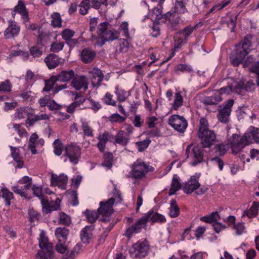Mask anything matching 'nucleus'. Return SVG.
<instances>
[{"mask_svg":"<svg viewBox=\"0 0 259 259\" xmlns=\"http://www.w3.org/2000/svg\"><path fill=\"white\" fill-rule=\"evenodd\" d=\"M64 46L63 42H54L52 43L50 46V51L53 52H59L62 50Z\"/></svg>","mask_w":259,"mask_h":259,"instance_id":"nucleus-56","label":"nucleus"},{"mask_svg":"<svg viewBox=\"0 0 259 259\" xmlns=\"http://www.w3.org/2000/svg\"><path fill=\"white\" fill-rule=\"evenodd\" d=\"M95 229L94 225L86 226L80 232L81 241L84 243L89 242V240L91 238L92 231Z\"/></svg>","mask_w":259,"mask_h":259,"instance_id":"nucleus-28","label":"nucleus"},{"mask_svg":"<svg viewBox=\"0 0 259 259\" xmlns=\"http://www.w3.org/2000/svg\"><path fill=\"white\" fill-rule=\"evenodd\" d=\"M174 70L176 74H178L179 72H191L192 69L191 67L186 64H179L175 66Z\"/></svg>","mask_w":259,"mask_h":259,"instance_id":"nucleus-46","label":"nucleus"},{"mask_svg":"<svg viewBox=\"0 0 259 259\" xmlns=\"http://www.w3.org/2000/svg\"><path fill=\"white\" fill-rule=\"evenodd\" d=\"M103 102L106 105L112 106H116V102L113 99V95L107 92L102 99Z\"/></svg>","mask_w":259,"mask_h":259,"instance_id":"nucleus-50","label":"nucleus"},{"mask_svg":"<svg viewBox=\"0 0 259 259\" xmlns=\"http://www.w3.org/2000/svg\"><path fill=\"white\" fill-rule=\"evenodd\" d=\"M244 83L242 81H240L236 83L235 85H232V93H237L240 94L243 91Z\"/></svg>","mask_w":259,"mask_h":259,"instance_id":"nucleus-63","label":"nucleus"},{"mask_svg":"<svg viewBox=\"0 0 259 259\" xmlns=\"http://www.w3.org/2000/svg\"><path fill=\"white\" fill-rule=\"evenodd\" d=\"M56 75H53L48 80H45V86L43 89L45 92H49L51 90L56 82L58 81Z\"/></svg>","mask_w":259,"mask_h":259,"instance_id":"nucleus-41","label":"nucleus"},{"mask_svg":"<svg viewBox=\"0 0 259 259\" xmlns=\"http://www.w3.org/2000/svg\"><path fill=\"white\" fill-rule=\"evenodd\" d=\"M168 123L180 133H184L188 126L186 119L183 116L177 114L172 115L169 117Z\"/></svg>","mask_w":259,"mask_h":259,"instance_id":"nucleus-11","label":"nucleus"},{"mask_svg":"<svg viewBox=\"0 0 259 259\" xmlns=\"http://www.w3.org/2000/svg\"><path fill=\"white\" fill-rule=\"evenodd\" d=\"M39 246L41 249H45L48 252V255H52L53 245L49 242L48 238L46 236V233L42 231L39 234Z\"/></svg>","mask_w":259,"mask_h":259,"instance_id":"nucleus-17","label":"nucleus"},{"mask_svg":"<svg viewBox=\"0 0 259 259\" xmlns=\"http://www.w3.org/2000/svg\"><path fill=\"white\" fill-rule=\"evenodd\" d=\"M183 103V99L180 92L175 94L174 102L172 104V107L174 110H177L181 107Z\"/></svg>","mask_w":259,"mask_h":259,"instance_id":"nucleus-45","label":"nucleus"},{"mask_svg":"<svg viewBox=\"0 0 259 259\" xmlns=\"http://www.w3.org/2000/svg\"><path fill=\"white\" fill-rule=\"evenodd\" d=\"M204 147L200 145H193L192 144L188 145L186 149V155L187 158L192 159L191 164L195 166L198 164L204 161Z\"/></svg>","mask_w":259,"mask_h":259,"instance_id":"nucleus-4","label":"nucleus"},{"mask_svg":"<svg viewBox=\"0 0 259 259\" xmlns=\"http://www.w3.org/2000/svg\"><path fill=\"white\" fill-rule=\"evenodd\" d=\"M221 217L217 211L212 212L209 215L200 218V220L202 222L207 223H214L218 220H220Z\"/></svg>","mask_w":259,"mask_h":259,"instance_id":"nucleus-37","label":"nucleus"},{"mask_svg":"<svg viewBox=\"0 0 259 259\" xmlns=\"http://www.w3.org/2000/svg\"><path fill=\"white\" fill-rule=\"evenodd\" d=\"M152 31L151 32V35L153 37H157L160 34V29L159 24L158 22H154L151 26Z\"/></svg>","mask_w":259,"mask_h":259,"instance_id":"nucleus-61","label":"nucleus"},{"mask_svg":"<svg viewBox=\"0 0 259 259\" xmlns=\"http://www.w3.org/2000/svg\"><path fill=\"white\" fill-rule=\"evenodd\" d=\"M49 117L46 114H42L40 115H35L33 117L30 118L29 116L25 120V123L28 124L29 126H32L36 122L41 120L48 119Z\"/></svg>","mask_w":259,"mask_h":259,"instance_id":"nucleus-34","label":"nucleus"},{"mask_svg":"<svg viewBox=\"0 0 259 259\" xmlns=\"http://www.w3.org/2000/svg\"><path fill=\"white\" fill-rule=\"evenodd\" d=\"M29 51L30 54L33 58L40 57L42 54V48L36 46L31 47Z\"/></svg>","mask_w":259,"mask_h":259,"instance_id":"nucleus-52","label":"nucleus"},{"mask_svg":"<svg viewBox=\"0 0 259 259\" xmlns=\"http://www.w3.org/2000/svg\"><path fill=\"white\" fill-rule=\"evenodd\" d=\"M250 137L244 134L243 136L234 134L229 140L232 152L234 154H237L247 145H249Z\"/></svg>","mask_w":259,"mask_h":259,"instance_id":"nucleus-5","label":"nucleus"},{"mask_svg":"<svg viewBox=\"0 0 259 259\" xmlns=\"http://www.w3.org/2000/svg\"><path fill=\"white\" fill-rule=\"evenodd\" d=\"M113 155L110 152H105L103 155V162L102 165L110 169L113 165Z\"/></svg>","mask_w":259,"mask_h":259,"instance_id":"nucleus-36","label":"nucleus"},{"mask_svg":"<svg viewBox=\"0 0 259 259\" xmlns=\"http://www.w3.org/2000/svg\"><path fill=\"white\" fill-rule=\"evenodd\" d=\"M234 104L233 99H229L218 106L217 118L220 122L224 124L229 122Z\"/></svg>","mask_w":259,"mask_h":259,"instance_id":"nucleus-7","label":"nucleus"},{"mask_svg":"<svg viewBox=\"0 0 259 259\" xmlns=\"http://www.w3.org/2000/svg\"><path fill=\"white\" fill-rule=\"evenodd\" d=\"M32 190L33 191V194L39 198V199L41 200V199H45L43 193L42 192V187L41 186H36V185H33L32 187Z\"/></svg>","mask_w":259,"mask_h":259,"instance_id":"nucleus-60","label":"nucleus"},{"mask_svg":"<svg viewBox=\"0 0 259 259\" xmlns=\"http://www.w3.org/2000/svg\"><path fill=\"white\" fill-rule=\"evenodd\" d=\"M68 182L67 176L64 174L57 176L53 173L51 175V183L53 186H58L59 188L64 189Z\"/></svg>","mask_w":259,"mask_h":259,"instance_id":"nucleus-16","label":"nucleus"},{"mask_svg":"<svg viewBox=\"0 0 259 259\" xmlns=\"http://www.w3.org/2000/svg\"><path fill=\"white\" fill-rule=\"evenodd\" d=\"M1 192L2 193V197L5 199L6 205L10 206L11 200L14 198L13 193L6 188H2Z\"/></svg>","mask_w":259,"mask_h":259,"instance_id":"nucleus-38","label":"nucleus"},{"mask_svg":"<svg viewBox=\"0 0 259 259\" xmlns=\"http://www.w3.org/2000/svg\"><path fill=\"white\" fill-rule=\"evenodd\" d=\"M28 29H30L32 31L37 30V39L40 41L42 39L43 32L41 30V27H38L36 24L35 23H31L29 24L28 27Z\"/></svg>","mask_w":259,"mask_h":259,"instance_id":"nucleus-54","label":"nucleus"},{"mask_svg":"<svg viewBox=\"0 0 259 259\" xmlns=\"http://www.w3.org/2000/svg\"><path fill=\"white\" fill-rule=\"evenodd\" d=\"M182 187V185L179 181V178L177 175H174L172 178L170 188L169 190L168 195L169 196L174 195L176 192L179 190Z\"/></svg>","mask_w":259,"mask_h":259,"instance_id":"nucleus-30","label":"nucleus"},{"mask_svg":"<svg viewBox=\"0 0 259 259\" xmlns=\"http://www.w3.org/2000/svg\"><path fill=\"white\" fill-rule=\"evenodd\" d=\"M62 37L66 40H70L75 34V31L69 28H66L62 32Z\"/></svg>","mask_w":259,"mask_h":259,"instance_id":"nucleus-57","label":"nucleus"},{"mask_svg":"<svg viewBox=\"0 0 259 259\" xmlns=\"http://www.w3.org/2000/svg\"><path fill=\"white\" fill-rule=\"evenodd\" d=\"M11 152V156L13 160L17 163V167L22 168L24 165V161L22 160V157L20 155V149L17 147L10 146Z\"/></svg>","mask_w":259,"mask_h":259,"instance_id":"nucleus-24","label":"nucleus"},{"mask_svg":"<svg viewBox=\"0 0 259 259\" xmlns=\"http://www.w3.org/2000/svg\"><path fill=\"white\" fill-rule=\"evenodd\" d=\"M88 80L86 76L83 75H74L71 81V85L76 90L83 89L86 91L88 89Z\"/></svg>","mask_w":259,"mask_h":259,"instance_id":"nucleus-14","label":"nucleus"},{"mask_svg":"<svg viewBox=\"0 0 259 259\" xmlns=\"http://www.w3.org/2000/svg\"><path fill=\"white\" fill-rule=\"evenodd\" d=\"M200 183L195 176H192L190 180L186 183L183 187L184 192L188 194H191L199 188Z\"/></svg>","mask_w":259,"mask_h":259,"instance_id":"nucleus-18","label":"nucleus"},{"mask_svg":"<svg viewBox=\"0 0 259 259\" xmlns=\"http://www.w3.org/2000/svg\"><path fill=\"white\" fill-rule=\"evenodd\" d=\"M83 214L85 216L87 221L92 224L96 222L99 215H100V213L98 211V209L96 211L87 209L83 212Z\"/></svg>","mask_w":259,"mask_h":259,"instance_id":"nucleus-29","label":"nucleus"},{"mask_svg":"<svg viewBox=\"0 0 259 259\" xmlns=\"http://www.w3.org/2000/svg\"><path fill=\"white\" fill-rule=\"evenodd\" d=\"M51 25L54 27H61L62 24V19L60 14L58 12H54L51 14Z\"/></svg>","mask_w":259,"mask_h":259,"instance_id":"nucleus-42","label":"nucleus"},{"mask_svg":"<svg viewBox=\"0 0 259 259\" xmlns=\"http://www.w3.org/2000/svg\"><path fill=\"white\" fill-rule=\"evenodd\" d=\"M259 203L254 201L249 209L244 211L243 216L246 215L249 218L255 217L258 214Z\"/></svg>","mask_w":259,"mask_h":259,"instance_id":"nucleus-32","label":"nucleus"},{"mask_svg":"<svg viewBox=\"0 0 259 259\" xmlns=\"http://www.w3.org/2000/svg\"><path fill=\"white\" fill-rule=\"evenodd\" d=\"M130 138L126 135L125 131H119L114 136V144L125 147L128 144Z\"/></svg>","mask_w":259,"mask_h":259,"instance_id":"nucleus-22","label":"nucleus"},{"mask_svg":"<svg viewBox=\"0 0 259 259\" xmlns=\"http://www.w3.org/2000/svg\"><path fill=\"white\" fill-rule=\"evenodd\" d=\"M119 36V31L116 30H108L100 37L101 39L100 46H103L106 41H112L117 39Z\"/></svg>","mask_w":259,"mask_h":259,"instance_id":"nucleus-19","label":"nucleus"},{"mask_svg":"<svg viewBox=\"0 0 259 259\" xmlns=\"http://www.w3.org/2000/svg\"><path fill=\"white\" fill-rule=\"evenodd\" d=\"M59 224L65 226L69 225L71 222L70 217L63 212L59 213Z\"/></svg>","mask_w":259,"mask_h":259,"instance_id":"nucleus-48","label":"nucleus"},{"mask_svg":"<svg viewBox=\"0 0 259 259\" xmlns=\"http://www.w3.org/2000/svg\"><path fill=\"white\" fill-rule=\"evenodd\" d=\"M119 48L120 52L126 53L128 51L130 47V44L128 40L126 39H120L119 40Z\"/></svg>","mask_w":259,"mask_h":259,"instance_id":"nucleus-58","label":"nucleus"},{"mask_svg":"<svg viewBox=\"0 0 259 259\" xmlns=\"http://www.w3.org/2000/svg\"><path fill=\"white\" fill-rule=\"evenodd\" d=\"M79 96L77 94L75 97V101L66 107V111L69 113H73L75 109L80 106L87 101V98H83L79 99Z\"/></svg>","mask_w":259,"mask_h":259,"instance_id":"nucleus-26","label":"nucleus"},{"mask_svg":"<svg viewBox=\"0 0 259 259\" xmlns=\"http://www.w3.org/2000/svg\"><path fill=\"white\" fill-rule=\"evenodd\" d=\"M12 84L9 79L0 83V92L5 93L10 92L11 91Z\"/></svg>","mask_w":259,"mask_h":259,"instance_id":"nucleus-53","label":"nucleus"},{"mask_svg":"<svg viewBox=\"0 0 259 259\" xmlns=\"http://www.w3.org/2000/svg\"><path fill=\"white\" fill-rule=\"evenodd\" d=\"M202 25V23L201 22H198L194 26H192L191 25H189L186 27H185L183 29H182L180 33L182 34L184 37L185 40H187L189 36L192 34L193 31L197 29L198 27H200Z\"/></svg>","mask_w":259,"mask_h":259,"instance_id":"nucleus-33","label":"nucleus"},{"mask_svg":"<svg viewBox=\"0 0 259 259\" xmlns=\"http://www.w3.org/2000/svg\"><path fill=\"white\" fill-rule=\"evenodd\" d=\"M75 75V72L73 70H62L56 75L58 81L65 83L61 85L56 84L54 88V93H57L60 91L67 88V83L72 80Z\"/></svg>","mask_w":259,"mask_h":259,"instance_id":"nucleus-9","label":"nucleus"},{"mask_svg":"<svg viewBox=\"0 0 259 259\" xmlns=\"http://www.w3.org/2000/svg\"><path fill=\"white\" fill-rule=\"evenodd\" d=\"M238 16V14H236L235 16L231 15L230 17L229 20L227 22L229 27H230L231 31L234 32L236 27L237 19Z\"/></svg>","mask_w":259,"mask_h":259,"instance_id":"nucleus-59","label":"nucleus"},{"mask_svg":"<svg viewBox=\"0 0 259 259\" xmlns=\"http://www.w3.org/2000/svg\"><path fill=\"white\" fill-rule=\"evenodd\" d=\"M81 129L84 136L93 137L94 136L93 130L85 121H83L81 124Z\"/></svg>","mask_w":259,"mask_h":259,"instance_id":"nucleus-44","label":"nucleus"},{"mask_svg":"<svg viewBox=\"0 0 259 259\" xmlns=\"http://www.w3.org/2000/svg\"><path fill=\"white\" fill-rule=\"evenodd\" d=\"M61 60V58L57 55L51 53L45 58L44 61L48 68L52 69L55 68L59 65Z\"/></svg>","mask_w":259,"mask_h":259,"instance_id":"nucleus-21","label":"nucleus"},{"mask_svg":"<svg viewBox=\"0 0 259 259\" xmlns=\"http://www.w3.org/2000/svg\"><path fill=\"white\" fill-rule=\"evenodd\" d=\"M115 202V198H111L105 201L100 202V207L98 208V211L102 215H111L114 211L113 205Z\"/></svg>","mask_w":259,"mask_h":259,"instance_id":"nucleus-12","label":"nucleus"},{"mask_svg":"<svg viewBox=\"0 0 259 259\" xmlns=\"http://www.w3.org/2000/svg\"><path fill=\"white\" fill-rule=\"evenodd\" d=\"M215 145L213 150L216 156L218 157L222 156L225 155L229 148V145L227 144L221 143Z\"/></svg>","mask_w":259,"mask_h":259,"instance_id":"nucleus-31","label":"nucleus"},{"mask_svg":"<svg viewBox=\"0 0 259 259\" xmlns=\"http://www.w3.org/2000/svg\"><path fill=\"white\" fill-rule=\"evenodd\" d=\"M90 6L89 0H82L79 5V7H80L79 13L82 15L87 14L90 8Z\"/></svg>","mask_w":259,"mask_h":259,"instance_id":"nucleus-49","label":"nucleus"},{"mask_svg":"<svg viewBox=\"0 0 259 259\" xmlns=\"http://www.w3.org/2000/svg\"><path fill=\"white\" fill-rule=\"evenodd\" d=\"M154 168L149 166L142 159H138L132 166L130 174L132 177L136 179H141L145 177L149 171H153Z\"/></svg>","mask_w":259,"mask_h":259,"instance_id":"nucleus-6","label":"nucleus"},{"mask_svg":"<svg viewBox=\"0 0 259 259\" xmlns=\"http://www.w3.org/2000/svg\"><path fill=\"white\" fill-rule=\"evenodd\" d=\"M125 120V117L121 116L118 113H114L111 115L109 120L112 122L122 123Z\"/></svg>","mask_w":259,"mask_h":259,"instance_id":"nucleus-64","label":"nucleus"},{"mask_svg":"<svg viewBox=\"0 0 259 259\" xmlns=\"http://www.w3.org/2000/svg\"><path fill=\"white\" fill-rule=\"evenodd\" d=\"M90 73L92 74L91 84L93 88H99L101 84L104 75L102 71L99 68H94Z\"/></svg>","mask_w":259,"mask_h":259,"instance_id":"nucleus-15","label":"nucleus"},{"mask_svg":"<svg viewBox=\"0 0 259 259\" xmlns=\"http://www.w3.org/2000/svg\"><path fill=\"white\" fill-rule=\"evenodd\" d=\"M197 135L200 139V144L204 148H210L217 141L216 134L214 131L209 130L208 121L205 118L202 117L200 119Z\"/></svg>","mask_w":259,"mask_h":259,"instance_id":"nucleus-3","label":"nucleus"},{"mask_svg":"<svg viewBox=\"0 0 259 259\" xmlns=\"http://www.w3.org/2000/svg\"><path fill=\"white\" fill-rule=\"evenodd\" d=\"M14 11L17 12L21 15L24 23L29 21V18L28 16V12L24 2L22 1L19 0L18 2L17 5L14 7Z\"/></svg>","mask_w":259,"mask_h":259,"instance_id":"nucleus-23","label":"nucleus"},{"mask_svg":"<svg viewBox=\"0 0 259 259\" xmlns=\"http://www.w3.org/2000/svg\"><path fill=\"white\" fill-rule=\"evenodd\" d=\"M253 35L246 34L241 40L235 46V49L231 52L230 59L231 64L234 66H238L242 61L249 54L252 46Z\"/></svg>","mask_w":259,"mask_h":259,"instance_id":"nucleus-2","label":"nucleus"},{"mask_svg":"<svg viewBox=\"0 0 259 259\" xmlns=\"http://www.w3.org/2000/svg\"><path fill=\"white\" fill-rule=\"evenodd\" d=\"M149 249V245L146 240L144 241H139L132 245L130 253L133 257L143 258L148 254Z\"/></svg>","mask_w":259,"mask_h":259,"instance_id":"nucleus-10","label":"nucleus"},{"mask_svg":"<svg viewBox=\"0 0 259 259\" xmlns=\"http://www.w3.org/2000/svg\"><path fill=\"white\" fill-rule=\"evenodd\" d=\"M222 100L220 94H214L212 96L206 97L203 101L205 105H215Z\"/></svg>","mask_w":259,"mask_h":259,"instance_id":"nucleus-39","label":"nucleus"},{"mask_svg":"<svg viewBox=\"0 0 259 259\" xmlns=\"http://www.w3.org/2000/svg\"><path fill=\"white\" fill-rule=\"evenodd\" d=\"M109 136L110 133L107 131L104 132L102 135L98 136L99 142L97 143V146L101 152H104L106 143L109 141Z\"/></svg>","mask_w":259,"mask_h":259,"instance_id":"nucleus-25","label":"nucleus"},{"mask_svg":"<svg viewBox=\"0 0 259 259\" xmlns=\"http://www.w3.org/2000/svg\"><path fill=\"white\" fill-rule=\"evenodd\" d=\"M96 55V53L95 51L90 48H85L81 52L80 59L84 63H90L93 61Z\"/></svg>","mask_w":259,"mask_h":259,"instance_id":"nucleus-20","label":"nucleus"},{"mask_svg":"<svg viewBox=\"0 0 259 259\" xmlns=\"http://www.w3.org/2000/svg\"><path fill=\"white\" fill-rule=\"evenodd\" d=\"M69 233V230L66 227H58L55 230V235L59 242H65Z\"/></svg>","mask_w":259,"mask_h":259,"instance_id":"nucleus-27","label":"nucleus"},{"mask_svg":"<svg viewBox=\"0 0 259 259\" xmlns=\"http://www.w3.org/2000/svg\"><path fill=\"white\" fill-rule=\"evenodd\" d=\"M175 12H177L179 13L184 14L187 11L186 7V4H185L182 1L176 0L175 6Z\"/></svg>","mask_w":259,"mask_h":259,"instance_id":"nucleus-47","label":"nucleus"},{"mask_svg":"<svg viewBox=\"0 0 259 259\" xmlns=\"http://www.w3.org/2000/svg\"><path fill=\"white\" fill-rule=\"evenodd\" d=\"M54 152L55 155L60 156L62 154L63 150V145L62 142L59 139H56L54 143Z\"/></svg>","mask_w":259,"mask_h":259,"instance_id":"nucleus-43","label":"nucleus"},{"mask_svg":"<svg viewBox=\"0 0 259 259\" xmlns=\"http://www.w3.org/2000/svg\"><path fill=\"white\" fill-rule=\"evenodd\" d=\"M115 93L117 96V101L119 102H124L128 97L127 92L123 89H120L118 85L115 87Z\"/></svg>","mask_w":259,"mask_h":259,"instance_id":"nucleus-40","label":"nucleus"},{"mask_svg":"<svg viewBox=\"0 0 259 259\" xmlns=\"http://www.w3.org/2000/svg\"><path fill=\"white\" fill-rule=\"evenodd\" d=\"M20 31V26L15 21L9 20L8 26L4 31V37L6 39L14 38L18 35Z\"/></svg>","mask_w":259,"mask_h":259,"instance_id":"nucleus-13","label":"nucleus"},{"mask_svg":"<svg viewBox=\"0 0 259 259\" xmlns=\"http://www.w3.org/2000/svg\"><path fill=\"white\" fill-rule=\"evenodd\" d=\"M109 25V23L107 21H105L102 23H101L98 26V33L100 36V37L104 34L108 30V27Z\"/></svg>","mask_w":259,"mask_h":259,"instance_id":"nucleus-62","label":"nucleus"},{"mask_svg":"<svg viewBox=\"0 0 259 259\" xmlns=\"http://www.w3.org/2000/svg\"><path fill=\"white\" fill-rule=\"evenodd\" d=\"M166 221L164 215L155 212L153 209H151L138 219L134 224L127 228L124 235L130 239L132 237L134 234L140 233L142 229L147 230V223L149 221L151 223V224H153L156 223H165Z\"/></svg>","mask_w":259,"mask_h":259,"instance_id":"nucleus-1","label":"nucleus"},{"mask_svg":"<svg viewBox=\"0 0 259 259\" xmlns=\"http://www.w3.org/2000/svg\"><path fill=\"white\" fill-rule=\"evenodd\" d=\"M169 215L171 218H176L180 214V208L175 199H172L170 203Z\"/></svg>","mask_w":259,"mask_h":259,"instance_id":"nucleus-35","label":"nucleus"},{"mask_svg":"<svg viewBox=\"0 0 259 259\" xmlns=\"http://www.w3.org/2000/svg\"><path fill=\"white\" fill-rule=\"evenodd\" d=\"M151 140L149 139H147L143 141L137 142L136 143V145L138 147V151L139 152H143L146 149L148 148L149 144L151 143Z\"/></svg>","mask_w":259,"mask_h":259,"instance_id":"nucleus-55","label":"nucleus"},{"mask_svg":"<svg viewBox=\"0 0 259 259\" xmlns=\"http://www.w3.org/2000/svg\"><path fill=\"white\" fill-rule=\"evenodd\" d=\"M64 156L68 158L73 165H76L80 158L81 148L74 143L68 145L65 147Z\"/></svg>","mask_w":259,"mask_h":259,"instance_id":"nucleus-8","label":"nucleus"},{"mask_svg":"<svg viewBox=\"0 0 259 259\" xmlns=\"http://www.w3.org/2000/svg\"><path fill=\"white\" fill-rule=\"evenodd\" d=\"M28 110V109L26 107H21L17 109L15 113L16 117L19 119L24 118L26 116L28 117L30 115Z\"/></svg>","mask_w":259,"mask_h":259,"instance_id":"nucleus-51","label":"nucleus"}]
</instances>
